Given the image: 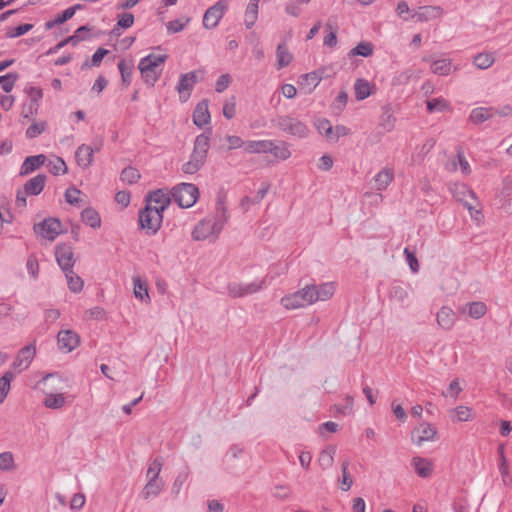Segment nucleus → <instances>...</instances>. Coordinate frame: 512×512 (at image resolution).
I'll return each instance as SVG.
<instances>
[{"mask_svg": "<svg viewBox=\"0 0 512 512\" xmlns=\"http://www.w3.org/2000/svg\"><path fill=\"white\" fill-rule=\"evenodd\" d=\"M57 341L58 348L65 353H69L79 346L80 337L75 331L61 330L58 333Z\"/></svg>", "mask_w": 512, "mask_h": 512, "instance_id": "13", "label": "nucleus"}, {"mask_svg": "<svg viewBox=\"0 0 512 512\" xmlns=\"http://www.w3.org/2000/svg\"><path fill=\"white\" fill-rule=\"evenodd\" d=\"M35 233L43 239L55 240L62 232V225L55 218H48L34 226Z\"/></svg>", "mask_w": 512, "mask_h": 512, "instance_id": "8", "label": "nucleus"}, {"mask_svg": "<svg viewBox=\"0 0 512 512\" xmlns=\"http://www.w3.org/2000/svg\"><path fill=\"white\" fill-rule=\"evenodd\" d=\"M316 128L320 134L326 137L327 140L330 141L333 126L331 125L330 121L327 119H320L316 123Z\"/></svg>", "mask_w": 512, "mask_h": 512, "instance_id": "56", "label": "nucleus"}, {"mask_svg": "<svg viewBox=\"0 0 512 512\" xmlns=\"http://www.w3.org/2000/svg\"><path fill=\"white\" fill-rule=\"evenodd\" d=\"M227 218L225 206L219 203L215 214L205 217L195 225L191 234L192 239L194 241L216 239L222 231Z\"/></svg>", "mask_w": 512, "mask_h": 512, "instance_id": "1", "label": "nucleus"}, {"mask_svg": "<svg viewBox=\"0 0 512 512\" xmlns=\"http://www.w3.org/2000/svg\"><path fill=\"white\" fill-rule=\"evenodd\" d=\"M430 69L432 73L440 76H448L457 70V67L452 64V61L447 58L434 60Z\"/></svg>", "mask_w": 512, "mask_h": 512, "instance_id": "26", "label": "nucleus"}, {"mask_svg": "<svg viewBox=\"0 0 512 512\" xmlns=\"http://www.w3.org/2000/svg\"><path fill=\"white\" fill-rule=\"evenodd\" d=\"M78 9H81V5H79V4H76L72 7L67 8L61 14H58L55 17L56 22H58V24H62L64 22H66L67 20L71 19L75 15V13Z\"/></svg>", "mask_w": 512, "mask_h": 512, "instance_id": "57", "label": "nucleus"}, {"mask_svg": "<svg viewBox=\"0 0 512 512\" xmlns=\"http://www.w3.org/2000/svg\"><path fill=\"white\" fill-rule=\"evenodd\" d=\"M134 15L132 13H122L117 17L116 27L113 29V33L120 35L119 28L128 29L134 24Z\"/></svg>", "mask_w": 512, "mask_h": 512, "instance_id": "49", "label": "nucleus"}, {"mask_svg": "<svg viewBox=\"0 0 512 512\" xmlns=\"http://www.w3.org/2000/svg\"><path fill=\"white\" fill-rule=\"evenodd\" d=\"M438 439L437 428L428 422H422L411 431V441L420 447L427 442H435Z\"/></svg>", "mask_w": 512, "mask_h": 512, "instance_id": "5", "label": "nucleus"}, {"mask_svg": "<svg viewBox=\"0 0 512 512\" xmlns=\"http://www.w3.org/2000/svg\"><path fill=\"white\" fill-rule=\"evenodd\" d=\"M65 200L71 205L79 206L85 202V195L76 187H69L65 191Z\"/></svg>", "mask_w": 512, "mask_h": 512, "instance_id": "43", "label": "nucleus"}, {"mask_svg": "<svg viewBox=\"0 0 512 512\" xmlns=\"http://www.w3.org/2000/svg\"><path fill=\"white\" fill-rule=\"evenodd\" d=\"M464 206L469 211V214L471 218L475 219L476 221H480L482 219V213H481V204L478 200V198L475 199V201H470L464 204Z\"/></svg>", "mask_w": 512, "mask_h": 512, "instance_id": "54", "label": "nucleus"}, {"mask_svg": "<svg viewBox=\"0 0 512 512\" xmlns=\"http://www.w3.org/2000/svg\"><path fill=\"white\" fill-rule=\"evenodd\" d=\"M211 121L209 105L207 100L199 102L193 111V122L199 128L204 127Z\"/></svg>", "mask_w": 512, "mask_h": 512, "instance_id": "23", "label": "nucleus"}, {"mask_svg": "<svg viewBox=\"0 0 512 512\" xmlns=\"http://www.w3.org/2000/svg\"><path fill=\"white\" fill-rule=\"evenodd\" d=\"M47 129V122L46 121H35L33 122L26 130V137L28 139L36 138L37 136L41 135L43 132H45Z\"/></svg>", "mask_w": 512, "mask_h": 512, "instance_id": "51", "label": "nucleus"}, {"mask_svg": "<svg viewBox=\"0 0 512 512\" xmlns=\"http://www.w3.org/2000/svg\"><path fill=\"white\" fill-rule=\"evenodd\" d=\"M73 250L70 246L65 244H60L56 247L55 256L58 265L65 272L68 270H72L74 266V258H73Z\"/></svg>", "mask_w": 512, "mask_h": 512, "instance_id": "15", "label": "nucleus"}, {"mask_svg": "<svg viewBox=\"0 0 512 512\" xmlns=\"http://www.w3.org/2000/svg\"><path fill=\"white\" fill-rule=\"evenodd\" d=\"M270 140H249L245 142L244 152L247 154L268 153L271 149Z\"/></svg>", "mask_w": 512, "mask_h": 512, "instance_id": "32", "label": "nucleus"}, {"mask_svg": "<svg viewBox=\"0 0 512 512\" xmlns=\"http://www.w3.org/2000/svg\"><path fill=\"white\" fill-rule=\"evenodd\" d=\"M118 69L121 74L122 82L125 87H128L131 83V76L133 71V62L121 60L118 63Z\"/></svg>", "mask_w": 512, "mask_h": 512, "instance_id": "45", "label": "nucleus"}, {"mask_svg": "<svg viewBox=\"0 0 512 512\" xmlns=\"http://www.w3.org/2000/svg\"><path fill=\"white\" fill-rule=\"evenodd\" d=\"M270 148L268 153L273 154L277 159L287 160L291 156V152L285 143H274L271 141Z\"/></svg>", "mask_w": 512, "mask_h": 512, "instance_id": "47", "label": "nucleus"}, {"mask_svg": "<svg viewBox=\"0 0 512 512\" xmlns=\"http://www.w3.org/2000/svg\"><path fill=\"white\" fill-rule=\"evenodd\" d=\"M495 54L490 51H483L480 53H477L472 60L473 65L480 69V70H486L493 66L495 63Z\"/></svg>", "mask_w": 512, "mask_h": 512, "instance_id": "30", "label": "nucleus"}, {"mask_svg": "<svg viewBox=\"0 0 512 512\" xmlns=\"http://www.w3.org/2000/svg\"><path fill=\"white\" fill-rule=\"evenodd\" d=\"M333 460H334V450H332V449L323 450L320 453L319 458H318V461L323 468L330 467L333 463Z\"/></svg>", "mask_w": 512, "mask_h": 512, "instance_id": "59", "label": "nucleus"}, {"mask_svg": "<svg viewBox=\"0 0 512 512\" xmlns=\"http://www.w3.org/2000/svg\"><path fill=\"white\" fill-rule=\"evenodd\" d=\"M281 304L287 310H295L312 305L307 286L294 293H290L282 297Z\"/></svg>", "mask_w": 512, "mask_h": 512, "instance_id": "6", "label": "nucleus"}, {"mask_svg": "<svg viewBox=\"0 0 512 512\" xmlns=\"http://www.w3.org/2000/svg\"><path fill=\"white\" fill-rule=\"evenodd\" d=\"M32 28H33L32 24H22L17 27H10L6 30V36L8 38L20 37V36L28 33L30 30H32Z\"/></svg>", "mask_w": 512, "mask_h": 512, "instance_id": "53", "label": "nucleus"}, {"mask_svg": "<svg viewBox=\"0 0 512 512\" xmlns=\"http://www.w3.org/2000/svg\"><path fill=\"white\" fill-rule=\"evenodd\" d=\"M324 76V68H320L316 71H312L300 76L298 85L301 91L305 94L312 93L316 87L320 84Z\"/></svg>", "mask_w": 512, "mask_h": 512, "instance_id": "11", "label": "nucleus"}, {"mask_svg": "<svg viewBox=\"0 0 512 512\" xmlns=\"http://www.w3.org/2000/svg\"><path fill=\"white\" fill-rule=\"evenodd\" d=\"M14 375L7 371L0 377V404L4 403L10 390Z\"/></svg>", "mask_w": 512, "mask_h": 512, "instance_id": "42", "label": "nucleus"}, {"mask_svg": "<svg viewBox=\"0 0 512 512\" xmlns=\"http://www.w3.org/2000/svg\"><path fill=\"white\" fill-rule=\"evenodd\" d=\"M498 454L500 458L499 471L502 476V481L506 483V479L509 477V465L505 456V446L502 444L498 447Z\"/></svg>", "mask_w": 512, "mask_h": 512, "instance_id": "52", "label": "nucleus"}, {"mask_svg": "<svg viewBox=\"0 0 512 512\" xmlns=\"http://www.w3.org/2000/svg\"><path fill=\"white\" fill-rule=\"evenodd\" d=\"M161 470L162 462L158 459H155L148 467L147 479H161L159 477Z\"/></svg>", "mask_w": 512, "mask_h": 512, "instance_id": "60", "label": "nucleus"}, {"mask_svg": "<svg viewBox=\"0 0 512 512\" xmlns=\"http://www.w3.org/2000/svg\"><path fill=\"white\" fill-rule=\"evenodd\" d=\"M374 52V45L368 41H362L358 43L347 53V58L352 60L358 56L367 58L370 57Z\"/></svg>", "mask_w": 512, "mask_h": 512, "instance_id": "34", "label": "nucleus"}, {"mask_svg": "<svg viewBox=\"0 0 512 512\" xmlns=\"http://www.w3.org/2000/svg\"><path fill=\"white\" fill-rule=\"evenodd\" d=\"M228 9V0H219L204 14L203 25L207 29L215 28Z\"/></svg>", "mask_w": 512, "mask_h": 512, "instance_id": "9", "label": "nucleus"}, {"mask_svg": "<svg viewBox=\"0 0 512 512\" xmlns=\"http://www.w3.org/2000/svg\"><path fill=\"white\" fill-rule=\"evenodd\" d=\"M188 23L189 19H186L185 21L180 19L172 20L166 24V28L168 33H178L182 31Z\"/></svg>", "mask_w": 512, "mask_h": 512, "instance_id": "62", "label": "nucleus"}, {"mask_svg": "<svg viewBox=\"0 0 512 512\" xmlns=\"http://www.w3.org/2000/svg\"><path fill=\"white\" fill-rule=\"evenodd\" d=\"M45 183H46V176L39 174V175L31 178L25 184V191H26V193L31 194V195H38L44 189Z\"/></svg>", "mask_w": 512, "mask_h": 512, "instance_id": "37", "label": "nucleus"}, {"mask_svg": "<svg viewBox=\"0 0 512 512\" xmlns=\"http://www.w3.org/2000/svg\"><path fill=\"white\" fill-rule=\"evenodd\" d=\"M232 78L229 74H222L216 81L215 90L218 93L225 91L231 84Z\"/></svg>", "mask_w": 512, "mask_h": 512, "instance_id": "63", "label": "nucleus"}, {"mask_svg": "<svg viewBox=\"0 0 512 512\" xmlns=\"http://www.w3.org/2000/svg\"><path fill=\"white\" fill-rule=\"evenodd\" d=\"M46 162V156L43 154L27 157L21 165L20 174L28 175L44 165Z\"/></svg>", "mask_w": 512, "mask_h": 512, "instance_id": "27", "label": "nucleus"}, {"mask_svg": "<svg viewBox=\"0 0 512 512\" xmlns=\"http://www.w3.org/2000/svg\"><path fill=\"white\" fill-rule=\"evenodd\" d=\"M172 197L182 208L192 207L199 198L198 188L191 183H180L173 187Z\"/></svg>", "mask_w": 512, "mask_h": 512, "instance_id": "4", "label": "nucleus"}, {"mask_svg": "<svg viewBox=\"0 0 512 512\" xmlns=\"http://www.w3.org/2000/svg\"><path fill=\"white\" fill-rule=\"evenodd\" d=\"M458 168L464 176H469L471 174V166L466 159L464 152L461 150H459L456 156L451 159L449 170L456 171Z\"/></svg>", "mask_w": 512, "mask_h": 512, "instance_id": "29", "label": "nucleus"}, {"mask_svg": "<svg viewBox=\"0 0 512 512\" xmlns=\"http://www.w3.org/2000/svg\"><path fill=\"white\" fill-rule=\"evenodd\" d=\"M263 281L251 283H231L228 286V293L231 297L238 298L254 294L263 288Z\"/></svg>", "mask_w": 512, "mask_h": 512, "instance_id": "12", "label": "nucleus"}, {"mask_svg": "<svg viewBox=\"0 0 512 512\" xmlns=\"http://www.w3.org/2000/svg\"><path fill=\"white\" fill-rule=\"evenodd\" d=\"M259 2L260 0H249L244 13V24L246 28H252L257 19L259 13Z\"/></svg>", "mask_w": 512, "mask_h": 512, "instance_id": "33", "label": "nucleus"}, {"mask_svg": "<svg viewBox=\"0 0 512 512\" xmlns=\"http://www.w3.org/2000/svg\"><path fill=\"white\" fill-rule=\"evenodd\" d=\"M163 213L157 208L147 207L139 212V225L147 235H155L161 228Z\"/></svg>", "mask_w": 512, "mask_h": 512, "instance_id": "3", "label": "nucleus"}, {"mask_svg": "<svg viewBox=\"0 0 512 512\" xmlns=\"http://www.w3.org/2000/svg\"><path fill=\"white\" fill-rule=\"evenodd\" d=\"M45 398L43 400V404L48 409H61L63 408L68 401V396L64 393H54L50 390L44 389Z\"/></svg>", "mask_w": 512, "mask_h": 512, "instance_id": "22", "label": "nucleus"}, {"mask_svg": "<svg viewBox=\"0 0 512 512\" xmlns=\"http://www.w3.org/2000/svg\"><path fill=\"white\" fill-rule=\"evenodd\" d=\"M35 353H36L35 346H33V345L25 346L18 352V354L13 362V367L16 370H18L19 372L27 369L34 358Z\"/></svg>", "mask_w": 512, "mask_h": 512, "instance_id": "20", "label": "nucleus"}, {"mask_svg": "<svg viewBox=\"0 0 512 512\" xmlns=\"http://www.w3.org/2000/svg\"><path fill=\"white\" fill-rule=\"evenodd\" d=\"M306 286H307V289L309 290V295H310L312 304H314L318 301L330 300L334 296V294L337 290V283L334 281L324 282L319 285L310 284V285H306Z\"/></svg>", "mask_w": 512, "mask_h": 512, "instance_id": "7", "label": "nucleus"}, {"mask_svg": "<svg viewBox=\"0 0 512 512\" xmlns=\"http://www.w3.org/2000/svg\"><path fill=\"white\" fill-rule=\"evenodd\" d=\"M293 61V54L289 51L286 44H279L276 49V68L281 70Z\"/></svg>", "mask_w": 512, "mask_h": 512, "instance_id": "31", "label": "nucleus"}, {"mask_svg": "<svg viewBox=\"0 0 512 512\" xmlns=\"http://www.w3.org/2000/svg\"><path fill=\"white\" fill-rule=\"evenodd\" d=\"M442 14L443 9L440 6H423L412 12L411 19L417 22H427L439 18Z\"/></svg>", "mask_w": 512, "mask_h": 512, "instance_id": "19", "label": "nucleus"}, {"mask_svg": "<svg viewBox=\"0 0 512 512\" xmlns=\"http://www.w3.org/2000/svg\"><path fill=\"white\" fill-rule=\"evenodd\" d=\"M461 312L467 314L472 319H480L487 313V306L484 302L473 301L467 303Z\"/></svg>", "mask_w": 512, "mask_h": 512, "instance_id": "28", "label": "nucleus"}, {"mask_svg": "<svg viewBox=\"0 0 512 512\" xmlns=\"http://www.w3.org/2000/svg\"><path fill=\"white\" fill-rule=\"evenodd\" d=\"M427 110L430 113L444 112L450 110V104L442 97L433 98L427 101Z\"/></svg>", "mask_w": 512, "mask_h": 512, "instance_id": "46", "label": "nucleus"}, {"mask_svg": "<svg viewBox=\"0 0 512 512\" xmlns=\"http://www.w3.org/2000/svg\"><path fill=\"white\" fill-rule=\"evenodd\" d=\"M82 221L91 228L97 229L101 226L99 213L93 208H86L81 213Z\"/></svg>", "mask_w": 512, "mask_h": 512, "instance_id": "38", "label": "nucleus"}, {"mask_svg": "<svg viewBox=\"0 0 512 512\" xmlns=\"http://www.w3.org/2000/svg\"><path fill=\"white\" fill-rule=\"evenodd\" d=\"M140 178L141 175L139 171L131 166L123 169L120 175L121 181L129 185L137 183Z\"/></svg>", "mask_w": 512, "mask_h": 512, "instance_id": "50", "label": "nucleus"}, {"mask_svg": "<svg viewBox=\"0 0 512 512\" xmlns=\"http://www.w3.org/2000/svg\"><path fill=\"white\" fill-rule=\"evenodd\" d=\"M197 81L198 78L196 71H191L180 75L176 86L180 101L186 102L189 99Z\"/></svg>", "mask_w": 512, "mask_h": 512, "instance_id": "10", "label": "nucleus"}, {"mask_svg": "<svg viewBox=\"0 0 512 512\" xmlns=\"http://www.w3.org/2000/svg\"><path fill=\"white\" fill-rule=\"evenodd\" d=\"M462 390V383L458 378H456L450 382L446 396L451 397L455 400L458 398Z\"/></svg>", "mask_w": 512, "mask_h": 512, "instance_id": "58", "label": "nucleus"}, {"mask_svg": "<svg viewBox=\"0 0 512 512\" xmlns=\"http://www.w3.org/2000/svg\"><path fill=\"white\" fill-rule=\"evenodd\" d=\"M163 487L164 482L162 479H148L142 491V495L145 499L156 496L162 491Z\"/></svg>", "mask_w": 512, "mask_h": 512, "instance_id": "39", "label": "nucleus"}, {"mask_svg": "<svg viewBox=\"0 0 512 512\" xmlns=\"http://www.w3.org/2000/svg\"><path fill=\"white\" fill-rule=\"evenodd\" d=\"M94 149L86 144H82L79 146L75 153V159L78 164L83 169L89 168L94 160Z\"/></svg>", "mask_w": 512, "mask_h": 512, "instance_id": "25", "label": "nucleus"}, {"mask_svg": "<svg viewBox=\"0 0 512 512\" xmlns=\"http://www.w3.org/2000/svg\"><path fill=\"white\" fill-rule=\"evenodd\" d=\"M494 112L492 108L478 107L471 111L470 120L474 124H481L493 116Z\"/></svg>", "mask_w": 512, "mask_h": 512, "instance_id": "41", "label": "nucleus"}, {"mask_svg": "<svg viewBox=\"0 0 512 512\" xmlns=\"http://www.w3.org/2000/svg\"><path fill=\"white\" fill-rule=\"evenodd\" d=\"M133 283V294L134 297L144 304L151 303V297L149 294V284L139 275L132 277Z\"/></svg>", "mask_w": 512, "mask_h": 512, "instance_id": "18", "label": "nucleus"}, {"mask_svg": "<svg viewBox=\"0 0 512 512\" xmlns=\"http://www.w3.org/2000/svg\"><path fill=\"white\" fill-rule=\"evenodd\" d=\"M86 498L83 493H76L70 500V508L74 511H79L85 505Z\"/></svg>", "mask_w": 512, "mask_h": 512, "instance_id": "64", "label": "nucleus"}, {"mask_svg": "<svg viewBox=\"0 0 512 512\" xmlns=\"http://www.w3.org/2000/svg\"><path fill=\"white\" fill-rule=\"evenodd\" d=\"M450 413L452 420L456 422L472 421L476 417L473 409L464 405L455 407Z\"/></svg>", "mask_w": 512, "mask_h": 512, "instance_id": "35", "label": "nucleus"}, {"mask_svg": "<svg viewBox=\"0 0 512 512\" xmlns=\"http://www.w3.org/2000/svg\"><path fill=\"white\" fill-rule=\"evenodd\" d=\"M223 115L226 119H232L236 115V98L231 96L223 105Z\"/></svg>", "mask_w": 512, "mask_h": 512, "instance_id": "55", "label": "nucleus"}, {"mask_svg": "<svg viewBox=\"0 0 512 512\" xmlns=\"http://www.w3.org/2000/svg\"><path fill=\"white\" fill-rule=\"evenodd\" d=\"M167 59L168 55L166 53H150L140 59L138 69L146 85H155L162 74L163 66Z\"/></svg>", "mask_w": 512, "mask_h": 512, "instance_id": "2", "label": "nucleus"}, {"mask_svg": "<svg viewBox=\"0 0 512 512\" xmlns=\"http://www.w3.org/2000/svg\"><path fill=\"white\" fill-rule=\"evenodd\" d=\"M17 465L12 452L5 451L0 453V471L11 472L16 470Z\"/></svg>", "mask_w": 512, "mask_h": 512, "instance_id": "44", "label": "nucleus"}, {"mask_svg": "<svg viewBox=\"0 0 512 512\" xmlns=\"http://www.w3.org/2000/svg\"><path fill=\"white\" fill-rule=\"evenodd\" d=\"M47 168L49 170V172L53 175H64L68 172V167L65 163V161L61 158V157H58V156H53L48 164H47Z\"/></svg>", "mask_w": 512, "mask_h": 512, "instance_id": "40", "label": "nucleus"}, {"mask_svg": "<svg viewBox=\"0 0 512 512\" xmlns=\"http://www.w3.org/2000/svg\"><path fill=\"white\" fill-rule=\"evenodd\" d=\"M208 149L209 138L203 134L197 136L194 142V149L190 156V160L195 162L196 165L202 167L205 163Z\"/></svg>", "mask_w": 512, "mask_h": 512, "instance_id": "14", "label": "nucleus"}, {"mask_svg": "<svg viewBox=\"0 0 512 512\" xmlns=\"http://www.w3.org/2000/svg\"><path fill=\"white\" fill-rule=\"evenodd\" d=\"M437 324L444 330H450L455 325L456 314L452 308L442 306L436 314Z\"/></svg>", "mask_w": 512, "mask_h": 512, "instance_id": "24", "label": "nucleus"}, {"mask_svg": "<svg viewBox=\"0 0 512 512\" xmlns=\"http://www.w3.org/2000/svg\"><path fill=\"white\" fill-rule=\"evenodd\" d=\"M170 204V198L163 190H157L149 193L146 199L147 207L157 208L160 212H164Z\"/></svg>", "mask_w": 512, "mask_h": 512, "instance_id": "21", "label": "nucleus"}, {"mask_svg": "<svg viewBox=\"0 0 512 512\" xmlns=\"http://www.w3.org/2000/svg\"><path fill=\"white\" fill-rule=\"evenodd\" d=\"M225 140L228 144L229 150L239 149V148H245V142L241 137L236 135H227L225 137Z\"/></svg>", "mask_w": 512, "mask_h": 512, "instance_id": "61", "label": "nucleus"}, {"mask_svg": "<svg viewBox=\"0 0 512 512\" xmlns=\"http://www.w3.org/2000/svg\"><path fill=\"white\" fill-rule=\"evenodd\" d=\"M374 87L364 79H357L354 83L355 97L361 101L373 93Z\"/></svg>", "mask_w": 512, "mask_h": 512, "instance_id": "36", "label": "nucleus"}, {"mask_svg": "<svg viewBox=\"0 0 512 512\" xmlns=\"http://www.w3.org/2000/svg\"><path fill=\"white\" fill-rule=\"evenodd\" d=\"M65 276L67 279L68 287L72 292L78 293L83 289V286H84L83 280L81 279V277L76 275L73 272V270L65 271Z\"/></svg>", "mask_w": 512, "mask_h": 512, "instance_id": "48", "label": "nucleus"}, {"mask_svg": "<svg viewBox=\"0 0 512 512\" xmlns=\"http://www.w3.org/2000/svg\"><path fill=\"white\" fill-rule=\"evenodd\" d=\"M449 191L453 195V197L463 203L466 204L470 201H475L477 198L476 194L464 183L454 182L449 186Z\"/></svg>", "mask_w": 512, "mask_h": 512, "instance_id": "17", "label": "nucleus"}, {"mask_svg": "<svg viewBox=\"0 0 512 512\" xmlns=\"http://www.w3.org/2000/svg\"><path fill=\"white\" fill-rule=\"evenodd\" d=\"M411 467L421 478H429L434 472V462L425 457L415 456L411 459Z\"/></svg>", "mask_w": 512, "mask_h": 512, "instance_id": "16", "label": "nucleus"}]
</instances>
